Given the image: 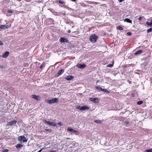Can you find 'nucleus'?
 I'll list each match as a JSON object with an SVG mask.
<instances>
[{
    "instance_id": "nucleus-1",
    "label": "nucleus",
    "mask_w": 152,
    "mask_h": 152,
    "mask_svg": "<svg viewBox=\"0 0 152 152\" xmlns=\"http://www.w3.org/2000/svg\"><path fill=\"white\" fill-rule=\"evenodd\" d=\"M76 108L81 110H88L90 109L89 107L86 105H84L83 106L80 105L77 106Z\"/></svg>"
},
{
    "instance_id": "nucleus-2",
    "label": "nucleus",
    "mask_w": 152,
    "mask_h": 152,
    "mask_svg": "<svg viewBox=\"0 0 152 152\" xmlns=\"http://www.w3.org/2000/svg\"><path fill=\"white\" fill-rule=\"evenodd\" d=\"M98 38V37L96 36L94 34V35L90 36V40L91 42L94 43L96 42Z\"/></svg>"
},
{
    "instance_id": "nucleus-3",
    "label": "nucleus",
    "mask_w": 152,
    "mask_h": 152,
    "mask_svg": "<svg viewBox=\"0 0 152 152\" xmlns=\"http://www.w3.org/2000/svg\"><path fill=\"white\" fill-rule=\"evenodd\" d=\"M58 101V99L57 98H53L50 100H46L47 103L49 104H52L55 102H57Z\"/></svg>"
},
{
    "instance_id": "nucleus-4",
    "label": "nucleus",
    "mask_w": 152,
    "mask_h": 152,
    "mask_svg": "<svg viewBox=\"0 0 152 152\" xmlns=\"http://www.w3.org/2000/svg\"><path fill=\"white\" fill-rule=\"evenodd\" d=\"M18 140L19 141H20V143H21V142L22 141L23 142H26L27 140L26 139V138L24 136H19L18 138Z\"/></svg>"
},
{
    "instance_id": "nucleus-5",
    "label": "nucleus",
    "mask_w": 152,
    "mask_h": 152,
    "mask_svg": "<svg viewBox=\"0 0 152 152\" xmlns=\"http://www.w3.org/2000/svg\"><path fill=\"white\" fill-rule=\"evenodd\" d=\"M43 121L45 123L48 124L50 126H55L56 125V124L53 122L47 121L46 120H43Z\"/></svg>"
},
{
    "instance_id": "nucleus-6",
    "label": "nucleus",
    "mask_w": 152,
    "mask_h": 152,
    "mask_svg": "<svg viewBox=\"0 0 152 152\" xmlns=\"http://www.w3.org/2000/svg\"><path fill=\"white\" fill-rule=\"evenodd\" d=\"M17 121L15 120H13L12 121L7 122V125L8 126H12L16 124Z\"/></svg>"
},
{
    "instance_id": "nucleus-7",
    "label": "nucleus",
    "mask_w": 152,
    "mask_h": 152,
    "mask_svg": "<svg viewBox=\"0 0 152 152\" xmlns=\"http://www.w3.org/2000/svg\"><path fill=\"white\" fill-rule=\"evenodd\" d=\"M11 24H9L7 25H0V28L2 29H5L11 27Z\"/></svg>"
},
{
    "instance_id": "nucleus-8",
    "label": "nucleus",
    "mask_w": 152,
    "mask_h": 152,
    "mask_svg": "<svg viewBox=\"0 0 152 152\" xmlns=\"http://www.w3.org/2000/svg\"><path fill=\"white\" fill-rule=\"evenodd\" d=\"M90 101L94 102L95 103H97L98 102V99L97 98H91L89 99Z\"/></svg>"
},
{
    "instance_id": "nucleus-9",
    "label": "nucleus",
    "mask_w": 152,
    "mask_h": 152,
    "mask_svg": "<svg viewBox=\"0 0 152 152\" xmlns=\"http://www.w3.org/2000/svg\"><path fill=\"white\" fill-rule=\"evenodd\" d=\"M31 97L38 101H39L40 100V97L39 96H37L35 95H32L31 96Z\"/></svg>"
},
{
    "instance_id": "nucleus-10",
    "label": "nucleus",
    "mask_w": 152,
    "mask_h": 152,
    "mask_svg": "<svg viewBox=\"0 0 152 152\" xmlns=\"http://www.w3.org/2000/svg\"><path fill=\"white\" fill-rule=\"evenodd\" d=\"M60 41L61 43H63L64 42H67L68 40L67 39L64 37H61L60 39Z\"/></svg>"
},
{
    "instance_id": "nucleus-11",
    "label": "nucleus",
    "mask_w": 152,
    "mask_h": 152,
    "mask_svg": "<svg viewBox=\"0 0 152 152\" xmlns=\"http://www.w3.org/2000/svg\"><path fill=\"white\" fill-rule=\"evenodd\" d=\"M64 72V69H61L57 73L56 76V77H58L59 75H61V74Z\"/></svg>"
},
{
    "instance_id": "nucleus-12",
    "label": "nucleus",
    "mask_w": 152,
    "mask_h": 152,
    "mask_svg": "<svg viewBox=\"0 0 152 152\" xmlns=\"http://www.w3.org/2000/svg\"><path fill=\"white\" fill-rule=\"evenodd\" d=\"M77 66L79 68L83 69L86 66V65L85 64H77Z\"/></svg>"
},
{
    "instance_id": "nucleus-13",
    "label": "nucleus",
    "mask_w": 152,
    "mask_h": 152,
    "mask_svg": "<svg viewBox=\"0 0 152 152\" xmlns=\"http://www.w3.org/2000/svg\"><path fill=\"white\" fill-rule=\"evenodd\" d=\"M9 54V52L8 51L5 52L2 56V57L4 58H7Z\"/></svg>"
},
{
    "instance_id": "nucleus-14",
    "label": "nucleus",
    "mask_w": 152,
    "mask_h": 152,
    "mask_svg": "<svg viewBox=\"0 0 152 152\" xmlns=\"http://www.w3.org/2000/svg\"><path fill=\"white\" fill-rule=\"evenodd\" d=\"M74 77L72 76H68L65 78V79L67 80H70L73 79Z\"/></svg>"
},
{
    "instance_id": "nucleus-15",
    "label": "nucleus",
    "mask_w": 152,
    "mask_h": 152,
    "mask_svg": "<svg viewBox=\"0 0 152 152\" xmlns=\"http://www.w3.org/2000/svg\"><path fill=\"white\" fill-rule=\"evenodd\" d=\"M23 146V145L20 144H19V143H18V144L16 146H15V147L17 148H22Z\"/></svg>"
},
{
    "instance_id": "nucleus-16",
    "label": "nucleus",
    "mask_w": 152,
    "mask_h": 152,
    "mask_svg": "<svg viewBox=\"0 0 152 152\" xmlns=\"http://www.w3.org/2000/svg\"><path fill=\"white\" fill-rule=\"evenodd\" d=\"M124 21L126 22L127 23H132V21L129 18H126L124 20Z\"/></svg>"
},
{
    "instance_id": "nucleus-17",
    "label": "nucleus",
    "mask_w": 152,
    "mask_h": 152,
    "mask_svg": "<svg viewBox=\"0 0 152 152\" xmlns=\"http://www.w3.org/2000/svg\"><path fill=\"white\" fill-rule=\"evenodd\" d=\"M143 52V50H139L137 51L135 53V54H139Z\"/></svg>"
},
{
    "instance_id": "nucleus-18",
    "label": "nucleus",
    "mask_w": 152,
    "mask_h": 152,
    "mask_svg": "<svg viewBox=\"0 0 152 152\" xmlns=\"http://www.w3.org/2000/svg\"><path fill=\"white\" fill-rule=\"evenodd\" d=\"M112 64H108L107 66V67H111L112 66H113V65H114V62L112 61Z\"/></svg>"
},
{
    "instance_id": "nucleus-19",
    "label": "nucleus",
    "mask_w": 152,
    "mask_h": 152,
    "mask_svg": "<svg viewBox=\"0 0 152 152\" xmlns=\"http://www.w3.org/2000/svg\"><path fill=\"white\" fill-rule=\"evenodd\" d=\"M95 88L96 89H98L100 91H102L103 89L101 87L98 86H96Z\"/></svg>"
},
{
    "instance_id": "nucleus-20",
    "label": "nucleus",
    "mask_w": 152,
    "mask_h": 152,
    "mask_svg": "<svg viewBox=\"0 0 152 152\" xmlns=\"http://www.w3.org/2000/svg\"><path fill=\"white\" fill-rule=\"evenodd\" d=\"M102 91H103L104 92L107 93H110V92L106 89H102Z\"/></svg>"
},
{
    "instance_id": "nucleus-21",
    "label": "nucleus",
    "mask_w": 152,
    "mask_h": 152,
    "mask_svg": "<svg viewBox=\"0 0 152 152\" xmlns=\"http://www.w3.org/2000/svg\"><path fill=\"white\" fill-rule=\"evenodd\" d=\"M146 24L148 25V26H149L152 27V23L151 22H146Z\"/></svg>"
},
{
    "instance_id": "nucleus-22",
    "label": "nucleus",
    "mask_w": 152,
    "mask_h": 152,
    "mask_svg": "<svg viewBox=\"0 0 152 152\" xmlns=\"http://www.w3.org/2000/svg\"><path fill=\"white\" fill-rule=\"evenodd\" d=\"M73 129L72 128L68 127L67 129V130L69 132H72L73 131Z\"/></svg>"
},
{
    "instance_id": "nucleus-23",
    "label": "nucleus",
    "mask_w": 152,
    "mask_h": 152,
    "mask_svg": "<svg viewBox=\"0 0 152 152\" xmlns=\"http://www.w3.org/2000/svg\"><path fill=\"white\" fill-rule=\"evenodd\" d=\"M45 62H43L40 66V68L41 69H42L43 67L45 65Z\"/></svg>"
},
{
    "instance_id": "nucleus-24",
    "label": "nucleus",
    "mask_w": 152,
    "mask_h": 152,
    "mask_svg": "<svg viewBox=\"0 0 152 152\" xmlns=\"http://www.w3.org/2000/svg\"><path fill=\"white\" fill-rule=\"evenodd\" d=\"M72 132H73L75 134H78L79 133V132L78 131H77L76 130H73V131Z\"/></svg>"
},
{
    "instance_id": "nucleus-25",
    "label": "nucleus",
    "mask_w": 152,
    "mask_h": 152,
    "mask_svg": "<svg viewBox=\"0 0 152 152\" xmlns=\"http://www.w3.org/2000/svg\"><path fill=\"white\" fill-rule=\"evenodd\" d=\"M143 101H139L137 102V104H138L140 105L143 103Z\"/></svg>"
},
{
    "instance_id": "nucleus-26",
    "label": "nucleus",
    "mask_w": 152,
    "mask_h": 152,
    "mask_svg": "<svg viewBox=\"0 0 152 152\" xmlns=\"http://www.w3.org/2000/svg\"><path fill=\"white\" fill-rule=\"evenodd\" d=\"M152 152V149H150L146 150L145 151V152Z\"/></svg>"
},
{
    "instance_id": "nucleus-27",
    "label": "nucleus",
    "mask_w": 152,
    "mask_h": 152,
    "mask_svg": "<svg viewBox=\"0 0 152 152\" xmlns=\"http://www.w3.org/2000/svg\"><path fill=\"white\" fill-rule=\"evenodd\" d=\"M117 29L120 30H121L123 29V28L122 27L120 26H119L117 27Z\"/></svg>"
},
{
    "instance_id": "nucleus-28",
    "label": "nucleus",
    "mask_w": 152,
    "mask_h": 152,
    "mask_svg": "<svg viewBox=\"0 0 152 152\" xmlns=\"http://www.w3.org/2000/svg\"><path fill=\"white\" fill-rule=\"evenodd\" d=\"M152 31V28H151L149 29H148L147 30V32L149 33L150 32H151Z\"/></svg>"
},
{
    "instance_id": "nucleus-29",
    "label": "nucleus",
    "mask_w": 152,
    "mask_h": 152,
    "mask_svg": "<svg viewBox=\"0 0 152 152\" xmlns=\"http://www.w3.org/2000/svg\"><path fill=\"white\" fill-rule=\"evenodd\" d=\"M9 151L7 149H5L2 150L1 152H8Z\"/></svg>"
},
{
    "instance_id": "nucleus-30",
    "label": "nucleus",
    "mask_w": 152,
    "mask_h": 152,
    "mask_svg": "<svg viewBox=\"0 0 152 152\" xmlns=\"http://www.w3.org/2000/svg\"><path fill=\"white\" fill-rule=\"evenodd\" d=\"M94 121L96 123H100L101 122V121L99 120H95Z\"/></svg>"
},
{
    "instance_id": "nucleus-31",
    "label": "nucleus",
    "mask_w": 152,
    "mask_h": 152,
    "mask_svg": "<svg viewBox=\"0 0 152 152\" xmlns=\"http://www.w3.org/2000/svg\"><path fill=\"white\" fill-rule=\"evenodd\" d=\"M59 3L61 4H65V3L63 1H61V0H60L59 1Z\"/></svg>"
},
{
    "instance_id": "nucleus-32",
    "label": "nucleus",
    "mask_w": 152,
    "mask_h": 152,
    "mask_svg": "<svg viewBox=\"0 0 152 152\" xmlns=\"http://www.w3.org/2000/svg\"><path fill=\"white\" fill-rule=\"evenodd\" d=\"M127 34L129 36H131L132 35V33L129 32H127Z\"/></svg>"
},
{
    "instance_id": "nucleus-33",
    "label": "nucleus",
    "mask_w": 152,
    "mask_h": 152,
    "mask_svg": "<svg viewBox=\"0 0 152 152\" xmlns=\"http://www.w3.org/2000/svg\"><path fill=\"white\" fill-rule=\"evenodd\" d=\"M142 17H140L139 18H138V20H139V21H140V20H142Z\"/></svg>"
},
{
    "instance_id": "nucleus-34",
    "label": "nucleus",
    "mask_w": 152,
    "mask_h": 152,
    "mask_svg": "<svg viewBox=\"0 0 152 152\" xmlns=\"http://www.w3.org/2000/svg\"><path fill=\"white\" fill-rule=\"evenodd\" d=\"M7 12L8 13H12L13 12V11L11 10H8Z\"/></svg>"
},
{
    "instance_id": "nucleus-35",
    "label": "nucleus",
    "mask_w": 152,
    "mask_h": 152,
    "mask_svg": "<svg viewBox=\"0 0 152 152\" xmlns=\"http://www.w3.org/2000/svg\"><path fill=\"white\" fill-rule=\"evenodd\" d=\"M127 82L129 84H131L132 83V82L131 81H130V80H127Z\"/></svg>"
},
{
    "instance_id": "nucleus-36",
    "label": "nucleus",
    "mask_w": 152,
    "mask_h": 152,
    "mask_svg": "<svg viewBox=\"0 0 152 152\" xmlns=\"http://www.w3.org/2000/svg\"><path fill=\"white\" fill-rule=\"evenodd\" d=\"M48 152H56V151L52 150Z\"/></svg>"
},
{
    "instance_id": "nucleus-37",
    "label": "nucleus",
    "mask_w": 152,
    "mask_h": 152,
    "mask_svg": "<svg viewBox=\"0 0 152 152\" xmlns=\"http://www.w3.org/2000/svg\"><path fill=\"white\" fill-rule=\"evenodd\" d=\"M58 124L60 126L62 125L61 124V123L60 122L58 123Z\"/></svg>"
},
{
    "instance_id": "nucleus-38",
    "label": "nucleus",
    "mask_w": 152,
    "mask_h": 152,
    "mask_svg": "<svg viewBox=\"0 0 152 152\" xmlns=\"http://www.w3.org/2000/svg\"><path fill=\"white\" fill-rule=\"evenodd\" d=\"M3 45L2 42L0 40V45Z\"/></svg>"
},
{
    "instance_id": "nucleus-39",
    "label": "nucleus",
    "mask_w": 152,
    "mask_h": 152,
    "mask_svg": "<svg viewBox=\"0 0 152 152\" xmlns=\"http://www.w3.org/2000/svg\"><path fill=\"white\" fill-rule=\"evenodd\" d=\"M124 123L126 124H128L129 123V122L128 121H125Z\"/></svg>"
},
{
    "instance_id": "nucleus-40",
    "label": "nucleus",
    "mask_w": 152,
    "mask_h": 152,
    "mask_svg": "<svg viewBox=\"0 0 152 152\" xmlns=\"http://www.w3.org/2000/svg\"><path fill=\"white\" fill-rule=\"evenodd\" d=\"M68 33H71V31L69 29L68 30V31H67Z\"/></svg>"
},
{
    "instance_id": "nucleus-41",
    "label": "nucleus",
    "mask_w": 152,
    "mask_h": 152,
    "mask_svg": "<svg viewBox=\"0 0 152 152\" xmlns=\"http://www.w3.org/2000/svg\"><path fill=\"white\" fill-rule=\"evenodd\" d=\"M73 33H76V34H78V31H77V32L76 31H73Z\"/></svg>"
},
{
    "instance_id": "nucleus-42",
    "label": "nucleus",
    "mask_w": 152,
    "mask_h": 152,
    "mask_svg": "<svg viewBox=\"0 0 152 152\" xmlns=\"http://www.w3.org/2000/svg\"><path fill=\"white\" fill-rule=\"evenodd\" d=\"M45 130L46 131H47V132H49L50 130H50L49 129H46Z\"/></svg>"
},
{
    "instance_id": "nucleus-43",
    "label": "nucleus",
    "mask_w": 152,
    "mask_h": 152,
    "mask_svg": "<svg viewBox=\"0 0 152 152\" xmlns=\"http://www.w3.org/2000/svg\"><path fill=\"white\" fill-rule=\"evenodd\" d=\"M42 149H41L39 151L37 152H41V151H42Z\"/></svg>"
},
{
    "instance_id": "nucleus-44",
    "label": "nucleus",
    "mask_w": 152,
    "mask_h": 152,
    "mask_svg": "<svg viewBox=\"0 0 152 152\" xmlns=\"http://www.w3.org/2000/svg\"><path fill=\"white\" fill-rule=\"evenodd\" d=\"M71 1H75L76 0H71Z\"/></svg>"
},
{
    "instance_id": "nucleus-45",
    "label": "nucleus",
    "mask_w": 152,
    "mask_h": 152,
    "mask_svg": "<svg viewBox=\"0 0 152 152\" xmlns=\"http://www.w3.org/2000/svg\"><path fill=\"white\" fill-rule=\"evenodd\" d=\"M18 1H21V0H17Z\"/></svg>"
},
{
    "instance_id": "nucleus-46",
    "label": "nucleus",
    "mask_w": 152,
    "mask_h": 152,
    "mask_svg": "<svg viewBox=\"0 0 152 152\" xmlns=\"http://www.w3.org/2000/svg\"><path fill=\"white\" fill-rule=\"evenodd\" d=\"M151 22L152 23V20H151Z\"/></svg>"
},
{
    "instance_id": "nucleus-47",
    "label": "nucleus",
    "mask_w": 152,
    "mask_h": 152,
    "mask_svg": "<svg viewBox=\"0 0 152 152\" xmlns=\"http://www.w3.org/2000/svg\"><path fill=\"white\" fill-rule=\"evenodd\" d=\"M1 56L0 55V56Z\"/></svg>"
}]
</instances>
